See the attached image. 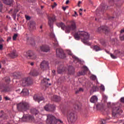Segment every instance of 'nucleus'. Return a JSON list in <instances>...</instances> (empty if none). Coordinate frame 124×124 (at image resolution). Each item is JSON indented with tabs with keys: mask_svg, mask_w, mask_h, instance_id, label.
Instances as JSON below:
<instances>
[{
	"mask_svg": "<svg viewBox=\"0 0 124 124\" xmlns=\"http://www.w3.org/2000/svg\"><path fill=\"white\" fill-rule=\"evenodd\" d=\"M31 114H33V115H35V116H37V115L39 114V112H38V110L35 108L31 109Z\"/></svg>",
	"mask_w": 124,
	"mask_h": 124,
	"instance_id": "nucleus-24",
	"label": "nucleus"
},
{
	"mask_svg": "<svg viewBox=\"0 0 124 124\" xmlns=\"http://www.w3.org/2000/svg\"><path fill=\"white\" fill-rule=\"evenodd\" d=\"M68 3H69V0H67L66 1V4H68Z\"/></svg>",
	"mask_w": 124,
	"mask_h": 124,
	"instance_id": "nucleus-51",
	"label": "nucleus"
},
{
	"mask_svg": "<svg viewBox=\"0 0 124 124\" xmlns=\"http://www.w3.org/2000/svg\"><path fill=\"white\" fill-rule=\"evenodd\" d=\"M101 30H103V31H105L106 33L109 31V28H108L107 26H102L101 27H99L98 28V31H100Z\"/></svg>",
	"mask_w": 124,
	"mask_h": 124,
	"instance_id": "nucleus-18",
	"label": "nucleus"
},
{
	"mask_svg": "<svg viewBox=\"0 0 124 124\" xmlns=\"http://www.w3.org/2000/svg\"><path fill=\"white\" fill-rule=\"evenodd\" d=\"M74 36L76 40H80V39H81L82 42L86 45H88V46L91 45V43L89 42L90 34L88 32L85 31H78L75 34H74Z\"/></svg>",
	"mask_w": 124,
	"mask_h": 124,
	"instance_id": "nucleus-1",
	"label": "nucleus"
},
{
	"mask_svg": "<svg viewBox=\"0 0 124 124\" xmlns=\"http://www.w3.org/2000/svg\"><path fill=\"white\" fill-rule=\"evenodd\" d=\"M68 71L69 74L73 73V72H74V68H73V67H72V66H69L68 67Z\"/></svg>",
	"mask_w": 124,
	"mask_h": 124,
	"instance_id": "nucleus-26",
	"label": "nucleus"
},
{
	"mask_svg": "<svg viewBox=\"0 0 124 124\" xmlns=\"http://www.w3.org/2000/svg\"><path fill=\"white\" fill-rule=\"evenodd\" d=\"M40 67L42 70H46V69H49V62L45 60H44L41 62Z\"/></svg>",
	"mask_w": 124,
	"mask_h": 124,
	"instance_id": "nucleus-6",
	"label": "nucleus"
},
{
	"mask_svg": "<svg viewBox=\"0 0 124 124\" xmlns=\"http://www.w3.org/2000/svg\"><path fill=\"white\" fill-rule=\"evenodd\" d=\"M12 39V38L11 36L8 37L7 39V42H9V41H10V40H11Z\"/></svg>",
	"mask_w": 124,
	"mask_h": 124,
	"instance_id": "nucleus-43",
	"label": "nucleus"
},
{
	"mask_svg": "<svg viewBox=\"0 0 124 124\" xmlns=\"http://www.w3.org/2000/svg\"><path fill=\"white\" fill-rule=\"evenodd\" d=\"M80 11H83V9H80L79 12H80Z\"/></svg>",
	"mask_w": 124,
	"mask_h": 124,
	"instance_id": "nucleus-60",
	"label": "nucleus"
},
{
	"mask_svg": "<svg viewBox=\"0 0 124 124\" xmlns=\"http://www.w3.org/2000/svg\"><path fill=\"white\" fill-rule=\"evenodd\" d=\"M74 107L76 110H78L81 109V106L78 105H75Z\"/></svg>",
	"mask_w": 124,
	"mask_h": 124,
	"instance_id": "nucleus-31",
	"label": "nucleus"
},
{
	"mask_svg": "<svg viewBox=\"0 0 124 124\" xmlns=\"http://www.w3.org/2000/svg\"><path fill=\"white\" fill-rule=\"evenodd\" d=\"M50 36L51 38H54L53 45L54 47H59V42L57 40V39H56V36L54 32H51L50 34Z\"/></svg>",
	"mask_w": 124,
	"mask_h": 124,
	"instance_id": "nucleus-11",
	"label": "nucleus"
},
{
	"mask_svg": "<svg viewBox=\"0 0 124 124\" xmlns=\"http://www.w3.org/2000/svg\"><path fill=\"white\" fill-rule=\"evenodd\" d=\"M5 100H9V98H8L7 97H5Z\"/></svg>",
	"mask_w": 124,
	"mask_h": 124,
	"instance_id": "nucleus-53",
	"label": "nucleus"
},
{
	"mask_svg": "<svg viewBox=\"0 0 124 124\" xmlns=\"http://www.w3.org/2000/svg\"><path fill=\"white\" fill-rule=\"evenodd\" d=\"M4 42V39H1L0 40V43H2V42Z\"/></svg>",
	"mask_w": 124,
	"mask_h": 124,
	"instance_id": "nucleus-49",
	"label": "nucleus"
},
{
	"mask_svg": "<svg viewBox=\"0 0 124 124\" xmlns=\"http://www.w3.org/2000/svg\"><path fill=\"white\" fill-rule=\"evenodd\" d=\"M108 54H110V52L109 51H106Z\"/></svg>",
	"mask_w": 124,
	"mask_h": 124,
	"instance_id": "nucleus-63",
	"label": "nucleus"
},
{
	"mask_svg": "<svg viewBox=\"0 0 124 124\" xmlns=\"http://www.w3.org/2000/svg\"><path fill=\"white\" fill-rule=\"evenodd\" d=\"M20 84L24 87H25V86H29L30 85V81L28 79V78H25L21 80Z\"/></svg>",
	"mask_w": 124,
	"mask_h": 124,
	"instance_id": "nucleus-13",
	"label": "nucleus"
},
{
	"mask_svg": "<svg viewBox=\"0 0 124 124\" xmlns=\"http://www.w3.org/2000/svg\"><path fill=\"white\" fill-rule=\"evenodd\" d=\"M25 18H26V20H31V16H25Z\"/></svg>",
	"mask_w": 124,
	"mask_h": 124,
	"instance_id": "nucleus-41",
	"label": "nucleus"
},
{
	"mask_svg": "<svg viewBox=\"0 0 124 124\" xmlns=\"http://www.w3.org/2000/svg\"><path fill=\"white\" fill-rule=\"evenodd\" d=\"M76 15H77V16H78L77 12H75V15H74V16H76Z\"/></svg>",
	"mask_w": 124,
	"mask_h": 124,
	"instance_id": "nucleus-55",
	"label": "nucleus"
},
{
	"mask_svg": "<svg viewBox=\"0 0 124 124\" xmlns=\"http://www.w3.org/2000/svg\"><path fill=\"white\" fill-rule=\"evenodd\" d=\"M58 122H59L61 124H63L62 120L56 119L55 116L52 114L46 115V123L47 124H57Z\"/></svg>",
	"mask_w": 124,
	"mask_h": 124,
	"instance_id": "nucleus-3",
	"label": "nucleus"
},
{
	"mask_svg": "<svg viewBox=\"0 0 124 124\" xmlns=\"http://www.w3.org/2000/svg\"><path fill=\"white\" fill-rule=\"evenodd\" d=\"M17 36H18V34H14V36H13V40H16Z\"/></svg>",
	"mask_w": 124,
	"mask_h": 124,
	"instance_id": "nucleus-37",
	"label": "nucleus"
},
{
	"mask_svg": "<svg viewBox=\"0 0 124 124\" xmlns=\"http://www.w3.org/2000/svg\"><path fill=\"white\" fill-rule=\"evenodd\" d=\"M38 74H39L38 73H37L36 74H33V75L34 76H37V75H38Z\"/></svg>",
	"mask_w": 124,
	"mask_h": 124,
	"instance_id": "nucleus-54",
	"label": "nucleus"
},
{
	"mask_svg": "<svg viewBox=\"0 0 124 124\" xmlns=\"http://www.w3.org/2000/svg\"><path fill=\"white\" fill-rule=\"evenodd\" d=\"M79 92H80V91H79V90L77 91L76 92V93H79Z\"/></svg>",
	"mask_w": 124,
	"mask_h": 124,
	"instance_id": "nucleus-57",
	"label": "nucleus"
},
{
	"mask_svg": "<svg viewBox=\"0 0 124 124\" xmlns=\"http://www.w3.org/2000/svg\"><path fill=\"white\" fill-rule=\"evenodd\" d=\"M56 110V107L54 105H50L49 109H47L48 112H54Z\"/></svg>",
	"mask_w": 124,
	"mask_h": 124,
	"instance_id": "nucleus-21",
	"label": "nucleus"
},
{
	"mask_svg": "<svg viewBox=\"0 0 124 124\" xmlns=\"http://www.w3.org/2000/svg\"><path fill=\"white\" fill-rule=\"evenodd\" d=\"M110 57L112 59H117V56L114 55V54L110 53Z\"/></svg>",
	"mask_w": 124,
	"mask_h": 124,
	"instance_id": "nucleus-39",
	"label": "nucleus"
},
{
	"mask_svg": "<svg viewBox=\"0 0 124 124\" xmlns=\"http://www.w3.org/2000/svg\"><path fill=\"white\" fill-rule=\"evenodd\" d=\"M82 69L83 70V71L78 72V76H81V75H85V74H86V71H89V68H88V67L86 66H84L83 67H82Z\"/></svg>",
	"mask_w": 124,
	"mask_h": 124,
	"instance_id": "nucleus-15",
	"label": "nucleus"
},
{
	"mask_svg": "<svg viewBox=\"0 0 124 124\" xmlns=\"http://www.w3.org/2000/svg\"><path fill=\"white\" fill-rule=\"evenodd\" d=\"M120 101L122 103H124V97H123L120 99Z\"/></svg>",
	"mask_w": 124,
	"mask_h": 124,
	"instance_id": "nucleus-44",
	"label": "nucleus"
},
{
	"mask_svg": "<svg viewBox=\"0 0 124 124\" xmlns=\"http://www.w3.org/2000/svg\"><path fill=\"white\" fill-rule=\"evenodd\" d=\"M110 104H111L110 102L108 103V107H109V105H110Z\"/></svg>",
	"mask_w": 124,
	"mask_h": 124,
	"instance_id": "nucleus-58",
	"label": "nucleus"
},
{
	"mask_svg": "<svg viewBox=\"0 0 124 124\" xmlns=\"http://www.w3.org/2000/svg\"><path fill=\"white\" fill-rule=\"evenodd\" d=\"M66 53L70 56L71 58L74 59V62H81V60L74 55L70 50H67Z\"/></svg>",
	"mask_w": 124,
	"mask_h": 124,
	"instance_id": "nucleus-10",
	"label": "nucleus"
},
{
	"mask_svg": "<svg viewBox=\"0 0 124 124\" xmlns=\"http://www.w3.org/2000/svg\"><path fill=\"white\" fill-rule=\"evenodd\" d=\"M99 89V88H98V86L97 85H96V86H93L92 90H91V92H97V91H98Z\"/></svg>",
	"mask_w": 124,
	"mask_h": 124,
	"instance_id": "nucleus-27",
	"label": "nucleus"
},
{
	"mask_svg": "<svg viewBox=\"0 0 124 124\" xmlns=\"http://www.w3.org/2000/svg\"><path fill=\"white\" fill-rule=\"evenodd\" d=\"M123 32H124V30H122L120 31V39L121 40H124V36H123V35H122V33H123Z\"/></svg>",
	"mask_w": 124,
	"mask_h": 124,
	"instance_id": "nucleus-30",
	"label": "nucleus"
},
{
	"mask_svg": "<svg viewBox=\"0 0 124 124\" xmlns=\"http://www.w3.org/2000/svg\"><path fill=\"white\" fill-rule=\"evenodd\" d=\"M2 48H3V46L2 44L0 45V50H2Z\"/></svg>",
	"mask_w": 124,
	"mask_h": 124,
	"instance_id": "nucleus-47",
	"label": "nucleus"
},
{
	"mask_svg": "<svg viewBox=\"0 0 124 124\" xmlns=\"http://www.w3.org/2000/svg\"><path fill=\"white\" fill-rule=\"evenodd\" d=\"M55 6H57V3L54 2V5H52V8H55Z\"/></svg>",
	"mask_w": 124,
	"mask_h": 124,
	"instance_id": "nucleus-45",
	"label": "nucleus"
},
{
	"mask_svg": "<svg viewBox=\"0 0 124 124\" xmlns=\"http://www.w3.org/2000/svg\"><path fill=\"white\" fill-rule=\"evenodd\" d=\"M22 121L23 122H28V121H34V118L33 116L30 115L29 114H24Z\"/></svg>",
	"mask_w": 124,
	"mask_h": 124,
	"instance_id": "nucleus-7",
	"label": "nucleus"
},
{
	"mask_svg": "<svg viewBox=\"0 0 124 124\" xmlns=\"http://www.w3.org/2000/svg\"><path fill=\"white\" fill-rule=\"evenodd\" d=\"M29 90L27 89H23L20 92V94L23 95H29Z\"/></svg>",
	"mask_w": 124,
	"mask_h": 124,
	"instance_id": "nucleus-19",
	"label": "nucleus"
},
{
	"mask_svg": "<svg viewBox=\"0 0 124 124\" xmlns=\"http://www.w3.org/2000/svg\"><path fill=\"white\" fill-rule=\"evenodd\" d=\"M99 106V105H96V108L97 109H98V107Z\"/></svg>",
	"mask_w": 124,
	"mask_h": 124,
	"instance_id": "nucleus-59",
	"label": "nucleus"
},
{
	"mask_svg": "<svg viewBox=\"0 0 124 124\" xmlns=\"http://www.w3.org/2000/svg\"><path fill=\"white\" fill-rule=\"evenodd\" d=\"M103 98L104 100V101H107L108 97L107 96H106V95H103Z\"/></svg>",
	"mask_w": 124,
	"mask_h": 124,
	"instance_id": "nucleus-38",
	"label": "nucleus"
},
{
	"mask_svg": "<svg viewBox=\"0 0 124 124\" xmlns=\"http://www.w3.org/2000/svg\"><path fill=\"white\" fill-rule=\"evenodd\" d=\"M93 50H95L96 52H98V51H101L102 50L101 48H99V47L97 46H95L93 47Z\"/></svg>",
	"mask_w": 124,
	"mask_h": 124,
	"instance_id": "nucleus-28",
	"label": "nucleus"
},
{
	"mask_svg": "<svg viewBox=\"0 0 124 124\" xmlns=\"http://www.w3.org/2000/svg\"><path fill=\"white\" fill-rule=\"evenodd\" d=\"M98 98L97 96L95 95H93L92 96L90 99V102L92 103H95V102H97Z\"/></svg>",
	"mask_w": 124,
	"mask_h": 124,
	"instance_id": "nucleus-20",
	"label": "nucleus"
},
{
	"mask_svg": "<svg viewBox=\"0 0 124 124\" xmlns=\"http://www.w3.org/2000/svg\"><path fill=\"white\" fill-rule=\"evenodd\" d=\"M23 55L26 58H28V57H29V58H31V59H33L34 60H35L36 59L32 58V57H35V55L34 54V52L31 50L24 52Z\"/></svg>",
	"mask_w": 124,
	"mask_h": 124,
	"instance_id": "nucleus-9",
	"label": "nucleus"
},
{
	"mask_svg": "<svg viewBox=\"0 0 124 124\" xmlns=\"http://www.w3.org/2000/svg\"><path fill=\"white\" fill-rule=\"evenodd\" d=\"M33 98L35 101H37L39 103L40 102V101L44 100V98L43 97H40L37 95H35L33 96Z\"/></svg>",
	"mask_w": 124,
	"mask_h": 124,
	"instance_id": "nucleus-17",
	"label": "nucleus"
},
{
	"mask_svg": "<svg viewBox=\"0 0 124 124\" xmlns=\"http://www.w3.org/2000/svg\"><path fill=\"white\" fill-rule=\"evenodd\" d=\"M17 108L23 110V111H27L30 108V105L26 102H23L17 105Z\"/></svg>",
	"mask_w": 124,
	"mask_h": 124,
	"instance_id": "nucleus-5",
	"label": "nucleus"
},
{
	"mask_svg": "<svg viewBox=\"0 0 124 124\" xmlns=\"http://www.w3.org/2000/svg\"><path fill=\"white\" fill-rule=\"evenodd\" d=\"M119 110H120V107H114L112 109V116L113 117H116L117 114H119Z\"/></svg>",
	"mask_w": 124,
	"mask_h": 124,
	"instance_id": "nucleus-16",
	"label": "nucleus"
},
{
	"mask_svg": "<svg viewBox=\"0 0 124 124\" xmlns=\"http://www.w3.org/2000/svg\"><path fill=\"white\" fill-rule=\"evenodd\" d=\"M31 65L32 66V65H33L34 63H33V62H31Z\"/></svg>",
	"mask_w": 124,
	"mask_h": 124,
	"instance_id": "nucleus-61",
	"label": "nucleus"
},
{
	"mask_svg": "<svg viewBox=\"0 0 124 124\" xmlns=\"http://www.w3.org/2000/svg\"><path fill=\"white\" fill-rule=\"evenodd\" d=\"M57 26L59 28H61L62 30H63V31H65L66 33H69L71 30H75V29H76V23H75V21H71V25H69L67 27H66L65 24L62 22L57 24Z\"/></svg>",
	"mask_w": 124,
	"mask_h": 124,
	"instance_id": "nucleus-2",
	"label": "nucleus"
},
{
	"mask_svg": "<svg viewBox=\"0 0 124 124\" xmlns=\"http://www.w3.org/2000/svg\"><path fill=\"white\" fill-rule=\"evenodd\" d=\"M79 92H84V90H83V88H80L78 90Z\"/></svg>",
	"mask_w": 124,
	"mask_h": 124,
	"instance_id": "nucleus-48",
	"label": "nucleus"
},
{
	"mask_svg": "<svg viewBox=\"0 0 124 124\" xmlns=\"http://www.w3.org/2000/svg\"><path fill=\"white\" fill-rule=\"evenodd\" d=\"M56 56L61 59H64L65 58V54L63 53L62 49L58 48L56 49Z\"/></svg>",
	"mask_w": 124,
	"mask_h": 124,
	"instance_id": "nucleus-8",
	"label": "nucleus"
},
{
	"mask_svg": "<svg viewBox=\"0 0 124 124\" xmlns=\"http://www.w3.org/2000/svg\"><path fill=\"white\" fill-rule=\"evenodd\" d=\"M90 79H91V80H96V76H95V75H92L91 77H90Z\"/></svg>",
	"mask_w": 124,
	"mask_h": 124,
	"instance_id": "nucleus-34",
	"label": "nucleus"
},
{
	"mask_svg": "<svg viewBox=\"0 0 124 124\" xmlns=\"http://www.w3.org/2000/svg\"><path fill=\"white\" fill-rule=\"evenodd\" d=\"M31 43L32 46H34V45H35V41L33 40L31 41Z\"/></svg>",
	"mask_w": 124,
	"mask_h": 124,
	"instance_id": "nucleus-42",
	"label": "nucleus"
},
{
	"mask_svg": "<svg viewBox=\"0 0 124 124\" xmlns=\"http://www.w3.org/2000/svg\"><path fill=\"white\" fill-rule=\"evenodd\" d=\"M35 26V22L33 21H30V28H33Z\"/></svg>",
	"mask_w": 124,
	"mask_h": 124,
	"instance_id": "nucleus-32",
	"label": "nucleus"
},
{
	"mask_svg": "<svg viewBox=\"0 0 124 124\" xmlns=\"http://www.w3.org/2000/svg\"><path fill=\"white\" fill-rule=\"evenodd\" d=\"M10 56L11 58L14 59V58H16L17 55V54H16V52H13L10 54Z\"/></svg>",
	"mask_w": 124,
	"mask_h": 124,
	"instance_id": "nucleus-29",
	"label": "nucleus"
},
{
	"mask_svg": "<svg viewBox=\"0 0 124 124\" xmlns=\"http://www.w3.org/2000/svg\"><path fill=\"white\" fill-rule=\"evenodd\" d=\"M121 123H123V120H119L118 121V124H121Z\"/></svg>",
	"mask_w": 124,
	"mask_h": 124,
	"instance_id": "nucleus-50",
	"label": "nucleus"
},
{
	"mask_svg": "<svg viewBox=\"0 0 124 124\" xmlns=\"http://www.w3.org/2000/svg\"><path fill=\"white\" fill-rule=\"evenodd\" d=\"M40 49L42 52H45L46 53L50 52V47L46 45L42 46L40 47Z\"/></svg>",
	"mask_w": 124,
	"mask_h": 124,
	"instance_id": "nucleus-12",
	"label": "nucleus"
},
{
	"mask_svg": "<svg viewBox=\"0 0 124 124\" xmlns=\"http://www.w3.org/2000/svg\"><path fill=\"white\" fill-rule=\"evenodd\" d=\"M63 10H64V11H65V10H66V7H62Z\"/></svg>",
	"mask_w": 124,
	"mask_h": 124,
	"instance_id": "nucleus-52",
	"label": "nucleus"
},
{
	"mask_svg": "<svg viewBox=\"0 0 124 124\" xmlns=\"http://www.w3.org/2000/svg\"><path fill=\"white\" fill-rule=\"evenodd\" d=\"M44 109L46 111H47V109H50V104L46 105L44 107Z\"/></svg>",
	"mask_w": 124,
	"mask_h": 124,
	"instance_id": "nucleus-35",
	"label": "nucleus"
},
{
	"mask_svg": "<svg viewBox=\"0 0 124 124\" xmlns=\"http://www.w3.org/2000/svg\"><path fill=\"white\" fill-rule=\"evenodd\" d=\"M100 90H101V91H102L103 92L105 91V87L104 86V85H103L102 84L101 85Z\"/></svg>",
	"mask_w": 124,
	"mask_h": 124,
	"instance_id": "nucleus-36",
	"label": "nucleus"
},
{
	"mask_svg": "<svg viewBox=\"0 0 124 124\" xmlns=\"http://www.w3.org/2000/svg\"><path fill=\"white\" fill-rule=\"evenodd\" d=\"M48 25L51 28V29H53V23H54V21H55V16H53V17H52L51 16H48Z\"/></svg>",
	"mask_w": 124,
	"mask_h": 124,
	"instance_id": "nucleus-14",
	"label": "nucleus"
},
{
	"mask_svg": "<svg viewBox=\"0 0 124 124\" xmlns=\"http://www.w3.org/2000/svg\"><path fill=\"white\" fill-rule=\"evenodd\" d=\"M79 15H82V13H80V12H79Z\"/></svg>",
	"mask_w": 124,
	"mask_h": 124,
	"instance_id": "nucleus-64",
	"label": "nucleus"
},
{
	"mask_svg": "<svg viewBox=\"0 0 124 124\" xmlns=\"http://www.w3.org/2000/svg\"><path fill=\"white\" fill-rule=\"evenodd\" d=\"M67 118L68 122L73 123L77 120V115L72 111H69L67 113Z\"/></svg>",
	"mask_w": 124,
	"mask_h": 124,
	"instance_id": "nucleus-4",
	"label": "nucleus"
},
{
	"mask_svg": "<svg viewBox=\"0 0 124 124\" xmlns=\"http://www.w3.org/2000/svg\"><path fill=\"white\" fill-rule=\"evenodd\" d=\"M80 3H82V2H81V1H79L78 4H80Z\"/></svg>",
	"mask_w": 124,
	"mask_h": 124,
	"instance_id": "nucleus-56",
	"label": "nucleus"
},
{
	"mask_svg": "<svg viewBox=\"0 0 124 124\" xmlns=\"http://www.w3.org/2000/svg\"><path fill=\"white\" fill-rule=\"evenodd\" d=\"M52 72H53V73H55V72H56V71H55V70H53V71H52Z\"/></svg>",
	"mask_w": 124,
	"mask_h": 124,
	"instance_id": "nucleus-62",
	"label": "nucleus"
},
{
	"mask_svg": "<svg viewBox=\"0 0 124 124\" xmlns=\"http://www.w3.org/2000/svg\"><path fill=\"white\" fill-rule=\"evenodd\" d=\"M16 93H21V89H18L16 91Z\"/></svg>",
	"mask_w": 124,
	"mask_h": 124,
	"instance_id": "nucleus-46",
	"label": "nucleus"
},
{
	"mask_svg": "<svg viewBox=\"0 0 124 124\" xmlns=\"http://www.w3.org/2000/svg\"><path fill=\"white\" fill-rule=\"evenodd\" d=\"M52 100L53 101H60L61 100V97L57 96V95H55L53 96V98H51Z\"/></svg>",
	"mask_w": 124,
	"mask_h": 124,
	"instance_id": "nucleus-22",
	"label": "nucleus"
},
{
	"mask_svg": "<svg viewBox=\"0 0 124 124\" xmlns=\"http://www.w3.org/2000/svg\"><path fill=\"white\" fill-rule=\"evenodd\" d=\"M66 67H63L62 69H58V72L59 74H62V73H64L66 71Z\"/></svg>",
	"mask_w": 124,
	"mask_h": 124,
	"instance_id": "nucleus-23",
	"label": "nucleus"
},
{
	"mask_svg": "<svg viewBox=\"0 0 124 124\" xmlns=\"http://www.w3.org/2000/svg\"><path fill=\"white\" fill-rule=\"evenodd\" d=\"M47 81H50V79L44 78L43 80V83H45L46 85H48V83L47 82Z\"/></svg>",
	"mask_w": 124,
	"mask_h": 124,
	"instance_id": "nucleus-33",
	"label": "nucleus"
},
{
	"mask_svg": "<svg viewBox=\"0 0 124 124\" xmlns=\"http://www.w3.org/2000/svg\"><path fill=\"white\" fill-rule=\"evenodd\" d=\"M2 0L5 4H8V5L12 4L14 1L13 0Z\"/></svg>",
	"mask_w": 124,
	"mask_h": 124,
	"instance_id": "nucleus-25",
	"label": "nucleus"
},
{
	"mask_svg": "<svg viewBox=\"0 0 124 124\" xmlns=\"http://www.w3.org/2000/svg\"><path fill=\"white\" fill-rule=\"evenodd\" d=\"M101 122L102 124H106V120H105L104 119H102L101 120Z\"/></svg>",
	"mask_w": 124,
	"mask_h": 124,
	"instance_id": "nucleus-40",
	"label": "nucleus"
}]
</instances>
